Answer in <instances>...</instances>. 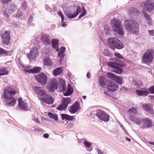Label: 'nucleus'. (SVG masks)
Returning <instances> with one entry per match:
<instances>
[{
    "label": "nucleus",
    "mask_w": 154,
    "mask_h": 154,
    "mask_svg": "<svg viewBox=\"0 0 154 154\" xmlns=\"http://www.w3.org/2000/svg\"><path fill=\"white\" fill-rule=\"evenodd\" d=\"M35 88L36 93L39 96L41 97V99L47 94L46 91L42 87L36 86L35 87Z\"/></svg>",
    "instance_id": "nucleus-19"
},
{
    "label": "nucleus",
    "mask_w": 154,
    "mask_h": 154,
    "mask_svg": "<svg viewBox=\"0 0 154 154\" xmlns=\"http://www.w3.org/2000/svg\"><path fill=\"white\" fill-rule=\"evenodd\" d=\"M18 104H19L20 103H21L22 102H23L24 101L22 99L21 97H20L18 99Z\"/></svg>",
    "instance_id": "nucleus-57"
},
{
    "label": "nucleus",
    "mask_w": 154,
    "mask_h": 154,
    "mask_svg": "<svg viewBox=\"0 0 154 154\" xmlns=\"http://www.w3.org/2000/svg\"><path fill=\"white\" fill-rule=\"evenodd\" d=\"M104 93L105 95H106L108 97H110V94L109 93L108 91H105L104 92Z\"/></svg>",
    "instance_id": "nucleus-56"
},
{
    "label": "nucleus",
    "mask_w": 154,
    "mask_h": 154,
    "mask_svg": "<svg viewBox=\"0 0 154 154\" xmlns=\"http://www.w3.org/2000/svg\"><path fill=\"white\" fill-rule=\"evenodd\" d=\"M90 74H91V73L89 72H88L87 73V75H86L88 79H90L91 77V75Z\"/></svg>",
    "instance_id": "nucleus-59"
},
{
    "label": "nucleus",
    "mask_w": 154,
    "mask_h": 154,
    "mask_svg": "<svg viewBox=\"0 0 154 154\" xmlns=\"http://www.w3.org/2000/svg\"><path fill=\"white\" fill-rule=\"evenodd\" d=\"M123 131L128 136H129V134H128V132H127V131L125 129H124V130Z\"/></svg>",
    "instance_id": "nucleus-62"
},
{
    "label": "nucleus",
    "mask_w": 154,
    "mask_h": 154,
    "mask_svg": "<svg viewBox=\"0 0 154 154\" xmlns=\"http://www.w3.org/2000/svg\"><path fill=\"white\" fill-rule=\"evenodd\" d=\"M107 75L108 78L114 80L117 76L115 74L110 72H107Z\"/></svg>",
    "instance_id": "nucleus-38"
},
{
    "label": "nucleus",
    "mask_w": 154,
    "mask_h": 154,
    "mask_svg": "<svg viewBox=\"0 0 154 154\" xmlns=\"http://www.w3.org/2000/svg\"><path fill=\"white\" fill-rule=\"evenodd\" d=\"M45 8L47 11H48V10L50 9L49 6L48 5H45Z\"/></svg>",
    "instance_id": "nucleus-63"
},
{
    "label": "nucleus",
    "mask_w": 154,
    "mask_h": 154,
    "mask_svg": "<svg viewBox=\"0 0 154 154\" xmlns=\"http://www.w3.org/2000/svg\"><path fill=\"white\" fill-rule=\"evenodd\" d=\"M135 86L137 88H139L142 87L143 85V82L140 81L137 82L135 83Z\"/></svg>",
    "instance_id": "nucleus-42"
},
{
    "label": "nucleus",
    "mask_w": 154,
    "mask_h": 154,
    "mask_svg": "<svg viewBox=\"0 0 154 154\" xmlns=\"http://www.w3.org/2000/svg\"><path fill=\"white\" fill-rule=\"evenodd\" d=\"M140 5L146 11L149 13L154 10V0H147L141 2Z\"/></svg>",
    "instance_id": "nucleus-8"
},
{
    "label": "nucleus",
    "mask_w": 154,
    "mask_h": 154,
    "mask_svg": "<svg viewBox=\"0 0 154 154\" xmlns=\"http://www.w3.org/2000/svg\"><path fill=\"white\" fill-rule=\"evenodd\" d=\"M59 89L61 91H64L66 89V84L65 82L62 79H60L59 80Z\"/></svg>",
    "instance_id": "nucleus-27"
},
{
    "label": "nucleus",
    "mask_w": 154,
    "mask_h": 154,
    "mask_svg": "<svg viewBox=\"0 0 154 154\" xmlns=\"http://www.w3.org/2000/svg\"><path fill=\"white\" fill-rule=\"evenodd\" d=\"M58 14L61 17H63L64 16L62 12L61 11H58Z\"/></svg>",
    "instance_id": "nucleus-53"
},
{
    "label": "nucleus",
    "mask_w": 154,
    "mask_h": 154,
    "mask_svg": "<svg viewBox=\"0 0 154 154\" xmlns=\"http://www.w3.org/2000/svg\"><path fill=\"white\" fill-rule=\"evenodd\" d=\"M149 97L150 99L154 100V95H150Z\"/></svg>",
    "instance_id": "nucleus-64"
},
{
    "label": "nucleus",
    "mask_w": 154,
    "mask_h": 154,
    "mask_svg": "<svg viewBox=\"0 0 154 154\" xmlns=\"http://www.w3.org/2000/svg\"><path fill=\"white\" fill-rule=\"evenodd\" d=\"M30 54L28 53L27 56L29 59H34L35 57L38 55L37 50L36 48L32 49L30 51Z\"/></svg>",
    "instance_id": "nucleus-21"
},
{
    "label": "nucleus",
    "mask_w": 154,
    "mask_h": 154,
    "mask_svg": "<svg viewBox=\"0 0 154 154\" xmlns=\"http://www.w3.org/2000/svg\"><path fill=\"white\" fill-rule=\"evenodd\" d=\"M40 40L43 43L46 45H49L51 44V41L49 38V35L46 34H43L41 36Z\"/></svg>",
    "instance_id": "nucleus-22"
},
{
    "label": "nucleus",
    "mask_w": 154,
    "mask_h": 154,
    "mask_svg": "<svg viewBox=\"0 0 154 154\" xmlns=\"http://www.w3.org/2000/svg\"><path fill=\"white\" fill-rule=\"evenodd\" d=\"M141 106L144 110L148 113L152 114H154V112L152 109V106L150 103H143Z\"/></svg>",
    "instance_id": "nucleus-18"
},
{
    "label": "nucleus",
    "mask_w": 154,
    "mask_h": 154,
    "mask_svg": "<svg viewBox=\"0 0 154 154\" xmlns=\"http://www.w3.org/2000/svg\"><path fill=\"white\" fill-rule=\"evenodd\" d=\"M125 26L130 33L136 34L139 31V25L137 22L133 20H126L125 21Z\"/></svg>",
    "instance_id": "nucleus-3"
},
{
    "label": "nucleus",
    "mask_w": 154,
    "mask_h": 154,
    "mask_svg": "<svg viewBox=\"0 0 154 154\" xmlns=\"http://www.w3.org/2000/svg\"><path fill=\"white\" fill-rule=\"evenodd\" d=\"M13 12L9 9H6L3 13V14L5 18H8L10 14Z\"/></svg>",
    "instance_id": "nucleus-34"
},
{
    "label": "nucleus",
    "mask_w": 154,
    "mask_h": 154,
    "mask_svg": "<svg viewBox=\"0 0 154 154\" xmlns=\"http://www.w3.org/2000/svg\"><path fill=\"white\" fill-rule=\"evenodd\" d=\"M129 88L125 87H122L120 89V91L122 92H124L128 91Z\"/></svg>",
    "instance_id": "nucleus-48"
},
{
    "label": "nucleus",
    "mask_w": 154,
    "mask_h": 154,
    "mask_svg": "<svg viewBox=\"0 0 154 154\" xmlns=\"http://www.w3.org/2000/svg\"><path fill=\"white\" fill-rule=\"evenodd\" d=\"M10 31L7 30L2 32L1 34V36L2 42L4 44L7 46L11 45V37Z\"/></svg>",
    "instance_id": "nucleus-9"
},
{
    "label": "nucleus",
    "mask_w": 154,
    "mask_h": 154,
    "mask_svg": "<svg viewBox=\"0 0 154 154\" xmlns=\"http://www.w3.org/2000/svg\"><path fill=\"white\" fill-rule=\"evenodd\" d=\"M114 55L116 57L120 59H123L124 58L122 55L119 53L115 52Z\"/></svg>",
    "instance_id": "nucleus-44"
},
{
    "label": "nucleus",
    "mask_w": 154,
    "mask_h": 154,
    "mask_svg": "<svg viewBox=\"0 0 154 154\" xmlns=\"http://www.w3.org/2000/svg\"><path fill=\"white\" fill-rule=\"evenodd\" d=\"M58 41L57 39H52L51 45L54 49H56L58 48Z\"/></svg>",
    "instance_id": "nucleus-31"
},
{
    "label": "nucleus",
    "mask_w": 154,
    "mask_h": 154,
    "mask_svg": "<svg viewBox=\"0 0 154 154\" xmlns=\"http://www.w3.org/2000/svg\"><path fill=\"white\" fill-rule=\"evenodd\" d=\"M142 124L143 125L140 127L142 129L150 128L152 125V121L147 118L142 119Z\"/></svg>",
    "instance_id": "nucleus-13"
},
{
    "label": "nucleus",
    "mask_w": 154,
    "mask_h": 154,
    "mask_svg": "<svg viewBox=\"0 0 154 154\" xmlns=\"http://www.w3.org/2000/svg\"><path fill=\"white\" fill-rule=\"evenodd\" d=\"M18 106L19 107V109L22 110H26L27 109L26 104L24 102H22L20 104H19Z\"/></svg>",
    "instance_id": "nucleus-36"
},
{
    "label": "nucleus",
    "mask_w": 154,
    "mask_h": 154,
    "mask_svg": "<svg viewBox=\"0 0 154 154\" xmlns=\"http://www.w3.org/2000/svg\"><path fill=\"white\" fill-rule=\"evenodd\" d=\"M61 26L63 27H65L67 25V24H66V22H64V21L63 22H61Z\"/></svg>",
    "instance_id": "nucleus-58"
},
{
    "label": "nucleus",
    "mask_w": 154,
    "mask_h": 154,
    "mask_svg": "<svg viewBox=\"0 0 154 154\" xmlns=\"http://www.w3.org/2000/svg\"><path fill=\"white\" fill-rule=\"evenodd\" d=\"M119 86L115 82L110 81L108 82L107 85V89L109 91L114 92L118 89Z\"/></svg>",
    "instance_id": "nucleus-14"
},
{
    "label": "nucleus",
    "mask_w": 154,
    "mask_h": 154,
    "mask_svg": "<svg viewBox=\"0 0 154 154\" xmlns=\"http://www.w3.org/2000/svg\"><path fill=\"white\" fill-rule=\"evenodd\" d=\"M130 120L138 125H141L142 124V119H139L137 117L133 115H130L129 116Z\"/></svg>",
    "instance_id": "nucleus-25"
},
{
    "label": "nucleus",
    "mask_w": 154,
    "mask_h": 154,
    "mask_svg": "<svg viewBox=\"0 0 154 154\" xmlns=\"http://www.w3.org/2000/svg\"><path fill=\"white\" fill-rule=\"evenodd\" d=\"M99 84L101 87H103L106 85V81L105 78L101 76L99 79Z\"/></svg>",
    "instance_id": "nucleus-33"
},
{
    "label": "nucleus",
    "mask_w": 154,
    "mask_h": 154,
    "mask_svg": "<svg viewBox=\"0 0 154 154\" xmlns=\"http://www.w3.org/2000/svg\"><path fill=\"white\" fill-rule=\"evenodd\" d=\"M135 93L137 96L144 97L149 94V92L148 91L147 88L146 87L140 89L136 90Z\"/></svg>",
    "instance_id": "nucleus-16"
},
{
    "label": "nucleus",
    "mask_w": 154,
    "mask_h": 154,
    "mask_svg": "<svg viewBox=\"0 0 154 154\" xmlns=\"http://www.w3.org/2000/svg\"><path fill=\"white\" fill-rule=\"evenodd\" d=\"M148 91H149V94H154V86L152 85L149 88H147Z\"/></svg>",
    "instance_id": "nucleus-45"
},
{
    "label": "nucleus",
    "mask_w": 154,
    "mask_h": 154,
    "mask_svg": "<svg viewBox=\"0 0 154 154\" xmlns=\"http://www.w3.org/2000/svg\"><path fill=\"white\" fill-rule=\"evenodd\" d=\"M0 55L6 56L8 55V54L6 50L0 47Z\"/></svg>",
    "instance_id": "nucleus-40"
},
{
    "label": "nucleus",
    "mask_w": 154,
    "mask_h": 154,
    "mask_svg": "<svg viewBox=\"0 0 154 154\" xmlns=\"http://www.w3.org/2000/svg\"><path fill=\"white\" fill-rule=\"evenodd\" d=\"M63 68L61 67L57 68L53 70V74L55 76H57L63 73Z\"/></svg>",
    "instance_id": "nucleus-30"
},
{
    "label": "nucleus",
    "mask_w": 154,
    "mask_h": 154,
    "mask_svg": "<svg viewBox=\"0 0 154 154\" xmlns=\"http://www.w3.org/2000/svg\"><path fill=\"white\" fill-rule=\"evenodd\" d=\"M58 88V84L56 80H52L50 82L48 87V90L51 92H53Z\"/></svg>",
    "instance_id": "nucleus-17"
},
{
    "label": "nucleus",
    "mask_w": 154,
    "mask_h": 154,
    "mask_svg": "<svg viewBox=\"0 0 154 154\" xmlns=\"http://www.w3.org/2000/svg\"><path fill=\"white\" fill-rule=\"evenodd\" d=\"M27 8L26 5L25 3H23L22 4V5L21 7V9L24 11H25L26 10Z\"/></svg>",
    "instance_id": "nucleus-49"
},
{
    "label": "nucleus",
    "mask_w": 154,
    "mask_h": 154,
    "mask_svg": "<svg viewBox=\"0 0 154 154\" xmlns=\"http://www.w3.org/2000/svg\"><path fill=\"white\" fill-rule=\"evenodd\" d=\"M80 103L78 101H76L68 109L69 111L72 114L75 113L80 109Z\"/></svg>",
    "instance_id": "nucleus-15"
},
{
    "label": "nucleus",
    "mask_w": 154,
    "mask_h": 154,
    "mask_svg": "<svg viewBox=\"0 0 154 154\" xmlns=\"http://www.w3.org/2000/svg\"><path fill=\"white\" fill-rule=\"evenodd\" d=\"M129 112L130 113L134 114L137 113V111L135 107H133L129 109Z\"/></svg>",
    "instance_id": "nucleus-41"
},
{
    "label": "nucleus",
    "mask_w": 154,
    "mask_h": 154,
    "mask_svg": "<svg viewBox=\"0 0 154 154\" xmlns=\"http://www.w3.org/2000/svg\"><path fill=\"white\" fill-rule=\"evenodd\" d=\"M42 69V68L41 67L35 66L29 69H24V71L25 72L29 73H35L40 72Z\"/></svg>",
    "instance_id": "nucleus-23"
},
{
    "label": "nucleus",
    "mask_w": 154,
    "mask_h": 154,
    "mask_svg": "<svg viewBox=\"0 0 154 154\" xmlns=\"http://www.w3.org/2000/svg\"><path fill=\"white\" fill-rule=\"evenodd\" d=\"M143 14L144 15V17L146 19L148 25L149 26H151L152 24V22L150 16L144 11L143 12Z\"/></svg>",
    "instance_id": "nucleus-29"
},
{
    "label": "nucleus",
    "mask_w": 154,
    "mask_h": 154,
    "mask_svg": "<svg viewBox=\"0 0 154 154\" xmlns=\"http://www.w3.org/2000/svg\"><path fill=\"white\" fill-rule=\"evenodd\" d=\"M33 16L32 15H30L29 16V22L30 23L32 21Z\"/></svg>",
    "instance_id": "nucleus-54"
},
{
    "label": "nucleus",
    "mask_w": 154,
    "mask_h": 154,
    "mask_svg": "<svg viewBox=\"0 0 154 154\" xmlns=\"http://www.w3.org/2000/svg\"><path fill=\"white\" fill-rule=\"evenodd\" d=\"M108 66L113 69V72L118 74H121L123 72L122 67H125L126 64L125 63H119L115 62H109L108 63Z\"/></svg>",
    "instance_id": "nucleus-7"
},
{
    "label": "nucleus",
    "mask_w": 154,
    "mask_h": 154,
    "mask_svg": "<svg viewBox=\"0 0 154 154\" xmlns=\"http://www.w3.org/2000/svg\"><path fill=\"white\" fill-rule=\"evenodd\" d=\"M71 101V99L69 97L63 98L60 105L57 107L56 109L59 111L65 110Z\"/></svg>",
    "instance_id": "nucleus-10"
},
{
    "label": "nucleus",
    "mask_w": 154,
    "mask_h": 154,
    "mask_svg": "<svg viewBox=\"0 0 154 154\" xmlns=\"http://www.w3.org/2000/svg\"><path fill=\"white\" fill-rule=\"evenodd\" d=\"M23 13L20 10H18L17 11L16 16L17 17H19L22 16L23 15Z\"/></svg>",
    "instance_id": "nucleus-47"
},
{
    "label": "nucleus",
    "mask_w": 154,
    "mask_h": 154,
    "mask_svg": "<svg viewBox=\"0 0 154 154\" xmlns=\"http://www.w3.org/2000/svg\"><path fill=\"white\" fill-rule=\"evenodd\" d=\"M96 116L101 120L107 122L109 120V116L104 111L101 109H97L96 110Z\"/></svg>",
    "instance_id": "nucleus-11"
},
{
    "label": "nucleus",
    "mask_w": 154,
    "mask_h": 154,
    "mask_svg": "<svg viewBox=\"0 0 154 154\" xmlns=\"http://www.w3.org/2000/svg\"><path fill=\"white\" fill-rule=\"evenodd\" d=\"M33 119L35 122L37 123H39L40 122L38 119Z\"/></svg>",
    "instance_id": "nucleus-61"
},
{
    "label": "nucleus",
    "mask_w": 154,
    "mask_h": 154,
    "mask_svg": "<svg viewBox=\"0 0 154 154\" xmlns=\"http://www.w3.org/2000/svg\"><path fill=\"white\" fill-rule=\"evenodd\" d=\"M17 92L11 88V89H5L3 92V97L5 103V105L9 106H14L16 103L17 100L13 96Z\"/></svg>",
    "instance_id": "nucleus-1"
},
{
    "label": "nucleus",
    "mask_w": 154,
    "mask_h": 154,
    "mask_svg": "<svg viewBox=\"0 0 154 154\" xmlns=\"http://www.w3.org/2000/svg\"><path fill=\"white\" fill-rule=\"evenodd\" d=\"M84 144L85 146L87 148H89L91 146V143L87 141H85L84 142Z\"/></svg>",
    "instance_id": "nucleus-46"
},
{
    "label": "nucleus",
    "mask_w": 154,
    "mask_h": 154,
    "mask_svg": "<svg viewBox=\"0 0 154 154\" xmlns=\"http://www.w3.org/2000/svg\"><path fill=\"white\" fill-rule=\"evenodd\" d=\"M81 14L79 15V18H81L87 14V12L85 9L83 7H82V10L80 6H78L76 11L73 14L70 12H66L65 13V15L68 18L73 19L77 16L81 12Z\"/></svg>",
    "instance_id": "nucleus-5"
},
{
    "label": "nucleus",
    "mask_w": 154,
    "mask_h": 154,
    "mask_svg": "<svg viewBox=\"0 0 154 154\" xmlns=\"http://www.w3.org/2000/svg\"><path fill=\"white\" fill-rule=\"evenodd\" d=\"M66 48L64 47H61L60 48L57 54V56L59 57L60 58V61L61 62L64 59L65 56V52Z\"/></svg>",
    "instance_id": "nucleus-26"
},
{
    "label": "nucleus",
    "mask_w": 154,
    "mask_h": 154,
    "mask_svg": "<svg viewBox=\"0 0 154 154\" xmlns=\"http://www.w3.org/2000/svg\"><path fill=\"white\" fill-rule=\"evenodd\" d=\"M48 115L50 119L51 118L56 121H57L58 120V116L56 114H53L51 112H48Z\"/></svg>",
    "instance_id": "nucleus-32"
},
{
    "label": "nucleus",
    "mask_w": 154,
    "mask_h": 154,
    "mask_svg": "<svg viewBox=\"0 0 154 154\" xmlns=\"http://www.w3.org/2000/svg\"><path fill=\"white\" fill-rule=\"evenodd\" d=\"M49 134L47 133H45L43 135V137L45 138H47L49 137Z\"/></svg>",
    "instance_id": "nucleus-55"
},
{
    "label": "nucleus",
    "mask_w": 154,
    "mask_h": 154,
    "mask_svg": "<svg viewBox=\"0 0 154 154\" xmlns=\"http://www.w3.org/2000/svg\"><path fill=\"white\" fill-rule=\"evenodd\" d=\"M111 24L112 29L115 33L121 36L124 35L125 32L120 20L114 18L111 21Z\"/></svg>",
    "instance_id": "nucleus-2"
},
{
    "label": "nucleus",
    "mask_w": 154,
    "mask_h": 154,
    "mask_svg": "<svg viewBox=\"0 0 154 154\" xmlns=\"http://www.w3.org/2000/svg\"><path fill=\"white\" fill-rule=\"evenodd\" d=\"M42 100L48 104H51L53 103L54 98L51 95L47 94L44 97L41 98Z\"/></svg>",
    "instance_id": "nucleus-20"
},
{
    "label": "nucleus",
    "mask_w": 154,
    "mask_h": 154,
    "mask_svg": "<svg viewBox=\"0 0 154 154\" xmlns=\"http://www.w3.org/2000/svg\"><path fill=\"white\" fill-rule=\"evenodd\" d=\"M73 87L70 84H68L66 89L65 91H63V95L65 96H69L73 93Z\"/></svg>",
    "instance_id": "nucleus-24"
},
{
    "label": "nucleus",
    "mask_w": 154,
    "mask_h": 154,
    "mask_svg": "<svg viewBox=\"0 0 154 154\" xmlns=\"http://www.w3.org/2000/svg\"><path fill=\"white\" fill-rule=\"evenodd\" d=\"M36 80L37 82L41 84L42 85H45L47 82L48 77L43 72L35 76Z\"/></svg>",
    "instance_id": "nucleus-12"
},
{
    "label": "nucleus",
    "mask_w": 154,
    "mask_h": 154,
    "mask_svg": "<svg viewBox=\"0 0 154 154\" xmlns=\"http://www.w3.org/2000/svg\"><path fill=\"white\" fill-rule=\"evenodd\" d=\"M43 62L44 64L46 66H49L52 64L51 60L49 58L47 57L45 58L43 60Z\"/></svg>",
    "instance_id": "nucleus-35"
},
{
    "label": "nucleus",
    "mask_w": 154,
    "mask_h": 154,
    "mask_svg": "<svg viewBox=\"0 0 154 154\" xmlns=\"http://www.w3.org/2000/svg\"><path fill=\"white\" fill-rule=\"evenodd\" d=\"M154 50L149 49L144 54L142 57L143 62L146 64H149L152 62L154 58Z\"/></svg>",
    "instance_id": "nucleus-6"
},
{
    "label": "nucleus",
    "mask_w": 154,
    "mask_h": 154,
    "mask_svg": "<svg viewBox=\"0 0 154 154\" xmlns=\"http://www.w3.org/2000/svg\"><path fill=\"white\" fill-rule=\"evenodd\" d=\"M114 81H115L117 83L122 85V80L119 77L117 76L115 79Z\"/></svg>",
    "instance_id": "nucleus-39"
},
{
    "label": "nucleus",
    "mask_w": 154,
    "mask_h": 154,
    "mask_svg": "<svg viewBox=\"0 0 154 154\" xmlns=\"http://www.w3.org/2000/svg\"><path fill=\"white\" fill-rule=\"evenodd\" d=\"M108 46L113 51L116 49L120 50L124 47V45L116 37L109 38L107 39Z\"/></svg>",
    "instance_id": "nucleus-4"
},
{
    "label": "nucleus",
    "mask_w": 154,
    "mask_h": 154,
    "mask_svg": "<svg viewBox=\"0 0 154 154\" xmlns=\"http://www.w3.org/2000/svg\"><path fill=\"white\" fill-rule=\"evenodd\" d=\"M0 72L2 76L7 75L8 74V71L6 68L2 67L0 68Z\"/></svg>",
    "instance_id": "nucleus-37"
},
{
    "label": "nucleus",
    "mask_w": 154,
    "mask_h": 154,
    "mask_svg": "<svg viewBox=\"0 0 154 154\" xmlns=\"http://www.w3.org/2000/svg\"><path fill=\"white\" fill-rule=\"evenodd\" d=\"M2 2L5 5H7L11 0H1Z\"/></svg>",
    "instance_id": "nucleus-50"
},
{
    "label": "nucleus",
    "mask_w": 154,
    "mask_h": 154,
    "mask_svg": "<svg viewBox=\"0 0 154 154\" xmlns=\"http://www.w3.org/2000/svg\"><path fill=\"white\" fill-rule=\"evenodd\" d=\"M149 34L151 36L154 35V30H150L148 31Z\"/></svg>",
    "instance_id": "nucleus-52"
},
{
    "label": "nucleus",
    "mask_w": 154,
    "mask_h": 154,
    "mask_svg": "<svg viewBox=\"0 0 154 154\" xmlns=\"http://www.w3.org/2000/svg\"><path fill=\"white\" fill-rule=\"evenodd\" d=\"M61 117L62 120H66L68 121L72 120L74 119L73 116H70L66 114H61Z\"/></svg>",
    "instance_id": "nucleus-28"
},
{
    "label": "nucleus",
    "mask_w": 154,
    "mask_h": 154,
    "mask_svg": "<svg viewBox=\"0 0 154 154\" xmlns=\"http://www.w3.org/2000/svg\"><path fill=\"white\" fill-rule=\"evenodd\" d=\"M17 8V5L14 4H11V5L10 8L9 9L13 12H14L16 10Z\"/></svg>",
    "instance_id": "nucleus-43"
},
{
    "label": "nucleus",
    "mask_w": 154,
    "mask_h": 154,
    "mask_svg": "<svg viewBox=\"0 0 154 154\" xmlns=\"http://www.w3.org/2000/svg\"><path fill=\"white\" fill-rule=\"evenodd\" d=\"M33 128H34V131H43V129L40 128H34L33 127Z\"/></svg>",
    "instance_id": "nucleus-51"
},
{
    "label": "nucleus",
    "mask_w": 154,
    "mask_h": 154,
    "mask_svg": "<svg viewBox=\"0 0 154 154\" xmlns=\"http://www.w3.org/2000/svg\"><path fill=\"white\" fill-rule=\"evenodd\" d=\"M109 53H108V51L107 50H106L105 51V52H104V55L105 56H108L109 54Z\"/></svg>",
    "instance_id": "nucleus-60"
}]
</instances>
